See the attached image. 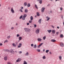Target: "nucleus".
Returning a JSON list of instances; mask_svg holds the SVG:
<instances>
[{
    "mask_svg": "<svg viewBox=\"0 0 64 64\" xmlns=\"http://www.w3.org/2000/svg\"><path fill=\"white\" fill-rule=\"evenodd\" d=\"M40 31V30L39 29H37L36 31V34H39Z\"/></svg>",
    "mask_w": 64,
    "mask_h": 64,
    "instance_id": "obj_1",
    "label": "nucleus"
},
{
    "mask_svg": "<svg viewBox=\"0 0 64 64\" xmlns=\"http://www.w3.org/2000/svg\"><path fill=\"white\" fill-rule=\"evenodd\" d=\"M45 8L43 7H42L41 10H42V12H44V10H45Z\"/></svg>",
    "mask_w": 64,
    "mask_h": 64,
    "instance_id": "obj_2",
    "label": "nucleus"
},
{
    "mask_svg": "<svg viewBox=\"0 0 64 64\" xmlns=\"http://www.w3.org/2000/svg\"><path fill=\"white\" fill-rule=\"evenodd\" d=\"M21 59L20 58H18V60H16L17 62H20V61H21Z\"/></svg>",
    "mask_w": 64,
    "mask_h": 64,
    "instance_id": "obj_3",
    "label": "nucleus"
},
{
    "mask_svg": "<svg viewBox=\"0 0 64 64\" xmlns=\"http://www.w3.org/2000/svg\"><path fill=\"white\" fill-rule=\"evenodd\" d=\"M10 51L11 52V53H12V54H14L15 53V52H14V51L12 49L10 50Z\"/></svg>",
    "mask_w": 64,
    "mask_h": 64,
    "instance_id": "obj_4",
    "label": "nucleus"
},
{
    "mask_svg": "<svg viewBox=\"0 0 64 64\" xmlns=\"http://www.w3.org/2000/svg\"><path fill=\"white\" fill-rule=\"evenodd\" d=\"M11 11L12 13H14V10H13L12 8H11Z\"/></svg>",
    "mask_w": 64,
    "mask_h": 64,
    "instance_id": "obj_5",
    "label": "nucleus"
},
{
    "mask_svg": "<svg viewBox=\"0 0 64 64\" xmlns=\"http://www.w3.org/2000/svg\"><path fill=\"white\" fill-rule=\"evenodd\" d=\"M22 46V44L21 43H20L19 44V45L18 46V48H20L21 47V46Z\"/></svg>",
    "mask_w": 64,
    "mask_h": 64,
    "instance_id": "obj_6",
    "label": "nucleus"
},
{
    "mask_svg": "<svg viewBox=\"0 0 64 64\" xmlns=\"http://www.w3.org/2000/svg\"><path fill=\"white\" fill-rule=\"evenodd\" d=\"M48 32L49 33H50L52 31V30H47Z\"/></svg>",
    "mask_w": 64,
    "mask_h": 64,
    "instance_id": "obj_7",
    "label": "nucleus"
},
{
    "mask_svg": "<svg viewBox=\"0 0 64 64\" xmlns=\"http://www.w3.org/2000/svg\"><path fill=\"white\" fill-rule=\"evenodd\" d=\"M37 40H38V41H39V42H40L41 41V40H42V39H41V38H38Z\"/></svg>",
    "mask_w": 64,
    "mask_h": 64,
    "instance_id": "obj_8",
    "label": "nucleus"
},
{
    "mask_svg": "<svg viewBox=\"0 0 64 64\" xmlns=\"http://www.w3.org/2000/svg\"><path fill=\"white\" fill-rule=\"evenodd\" d=\"M60 45L61 46H62V47L64 46V44L62 42L60 43Z\"/></svg>",
    "mask_w": 64,
    "mask_h": 64,
    "instance_id": "obj_9",
    "label": "nucleus"
},
{
    "mask_svg": "<svg viewBox=\"0 0 64 64\" xmlns=\"http://www.w3.org/2000/svg\"><path fill=\"white\" fill-rule=\"evenodd\" d=\"M4 60H5V61H6V60H7V57L6 56H5L4 57Z\"/></svg>",
    "mask_w": 64,
    "mask_h": 64,
    "instance_id": "obj_10",
    "label": "nucleus"
},
{
    "mask_svg": "<svg viewBox=\"0 0 64 64\" xmlns=\"http://www.w3.org/2000/svg\"><path fill=\"white\" fill-rule=\"evenodd\" d=\"M51 41L52 42H55L56 40H55L52 39L51 40Z\"/></svg>",
    "mask_w": 64,
    "mask_h": 64,
    "instance_id": "obj_11",
    "label": "nucleus"
},
{
    "mask_svg": "<svg viewBox=\"0 0 64 64\" xmlns=\"http://www.w3.org/2000/svg\"><path fill=\"white\" fill-rule=\"evenodd\" d=\"M46 18L48 19L47 20V21H49L50 20V18H48V16H47L46 17Z\"/></svg>",
    "mask_w": 64,
    "mask_h": 64,
    "instance_id": "obj_12",
    "label": "nucleus"
},
{
    "mask_svg": "<svg viewBox=\"0 0 64 64\" xmlns=\"http://www.w3.org/2000/svg\"><path fill=\"white\" fill-rule=\"evenodd\" d=\"M28 10L27 9H26L25 10L24 12H25V13H27V12H28Z\"/></svg>",
    "mask_w": 64,
    "mask_h": 64,
    "instance_id": "obj_13",
    "label": "nucleus"
},
{
    "mask_svg": "<svg viewBox=\"0 0 64 64\" xmlns=\"http://www.w3.org/2000/svg\"><path fill=\"white\" fill-rule=\"evenodd\" d=\"M12 45L14 47H16V44L14 43L12 44Z\"/></svg>",
    "mask_w": 64,
    "mask_h": 64,
    "instance_id": "obj_14",
    "label": "nucleus"
},
{
    "mask_svg": "<svg viewBox=\"0 0 64 64\" xmlns=\"http://www.w3.org/2000/svg\"><path fill=\"white\" fill-rule=\"evenodd\" d=\"M27 2H25L24 3V6H27Z\"/></svg>",
    "mask_w": 64,
    "mask_h": 64,
    "instance_id": "obj_15",
    "label": "nucleus"
},
{
    "mask_svg": "<svg viewBox=\"0 0 64 64\" xmlns=\"http://www.w3.org/2000/svg\"><path fill=\"white\" fill-rule=\"evenodd\" d=\"M26 56H28L29 55V53L28 52H27L25 54Z\"/></svg>",
    "mask_w": 64,
    "mask_h": 64,
    "instance_id": "obj_16",
    "label": "nucleus"
},
{
    "mask_svg": "<svg viewBox=\"0 0 64 64\" xmlns=\"http://www.w3.org/2000/svg\"><path fill=\"white\" fill-rule=\"evenodd\" d=\"M56 32V31L54 30H52V33H55Z\"/></svg>",
    "mask_w": 64,
    "mask_h": 64,
    "instance_id": "obj_17",
    "label": "nucleus"
},
{
    "mask_svg": "<svg viewBox=\"0 0 64 64\" xmlns=\"http://www.w3.org/2000/svg\"><path fill=\"white\" fill-rule=\"evenodd\" d=\"M37 14V15L38 16H39L40 15V14H39V12H37L36 13Z\"/></svg>",
    "mask_w": 64,
    "mask_h": 64,
    "instance_id": "obj_18",
    "label": "nucleus"
},
{
    "mask_svg": "<svg viewBox=\"0 0 64 64\" xmlns=\"http://www.w3.org/2000/svg\"><path fill=\"white\" fill-rule=\"evenodd\" d=\"M24 64H27V62L24 60Z\"/></svg>",
    "mask_w": 64,
    "mask_h": 64,
    "instance_id": "obj_19",
    "label": "nucleus"
},
{
    "mask_svg": "<svg viewBox=\"0 0 64 64\" xmlns=\"http://www.w3.org/2000/svg\"><path fill=\"white\" fill-rule=\"evenodd\" d=\"M60 38H63V35L61 34L60 35Z\"/></svg>",
    "mask_w": 64,
    "mask_h": 64,
    "instance_id": "obj_20",
    "label": "nucleus"
},
{
    "mask_svg": "<svg viewBox=\"0 0 64 64\" xmlns=\"http://www.w3.org/2000/svg\"><path fill=\"white\" fill-rule=\"evenodd\" d=\"M46 36H44V37L43 38V40H45L46 39Z\"/></svg>",
    "mask_w": 64,
    "mask_h": 64,
    "instance_id": "obj_21",
    "label": "nucleus"
},
{
    "mask_svg": "<svg viewBox=\"0 0 64 64\" xmlns=\"http://www.w3.org/2000/svg\"><path fill=\"white\" fill-rule=\"evenodd\" d=\"M26 16H27V14H25L24 15L23 17H24V18H25L26 17Z\"/></svg>",
    "mask_w": 64,
    "mask_h": 64,
    "instance_id": "obj_22",
    "label": "nucleus"
},
{
    "mask_svg": "<svg viewBox=\"0 0 64 64\" xmlns=\"http://www.w3.org/2000/svg\"><path fill=\"white\" fill-rule=\"evenodd\" d=\"M6 42H8V41L7 40H5V41L4 42V43H5Z\"/></svg>",
    "mask_w": 64,
    "mask_h": 64,
    "instance_id": "obj_23",
    "label": "nucleus"
},
{
    "mask_svg": "<svg viewBox=\"0 0 64 64\" xmlns=\"http://www.w3.org/2000/svg\"><path fill=\"white\" fill-rule=\"evenodd\" d=\"M41 20H42V19H40V20H38V22H40V24H41Z\"/></svg>",
    "mask_w": 64,
    "mask_h": 64,
    "instance_id": "obj_24",
    "label": "nucleus"
},
{
    "mask_svg": "<svg viewBox=\"0 0 64 64\" xmlns=\"http://www.w3.org/2000/svg\"><path fill=\"white\" fill-rule=\"evenodd\" d=\"M30 20H33V17L32 16H31L30 17Z\"/></svg>",
    "mask_w": 64,
    "mask_h": 64,
    "instance_id": "obj_25",
    "label": "nucleus"
},
{
    "mask_svg": "<svg viewBox=\"0 0 64 64\" xmlns=\"http://www.w3.org/2000/svg\"><path fill=\"white\" fill-rule=\"evenodd\" d=\"M36 47H37V46H36V44L34 45V48H36Z\"/></svg>",
    "mask_w": 64,
    "mask_h": 64,
    "instance_id": "obj_26",
    "label": "nucleus"
},
{
    "mask_svg": "<svg viewBox=\"0 0 64 64\" xmlns=\"http://www.w3.org/2000/svg\"><path fill=\"white\" fill-rule=\"evenodd\" d=\"M18 39L19 40H21V39H22V37H19Z\"/></svg>",
    "mask_w": 64,
    "mask_h": 64,
    "instance_id": "obj_27",
    "label": "nucleus"
},
{
    "mask_svg": "<svg viewBox=\"0 0 64 64\" xmlns=\"http://www.w3.org/2000/svg\"><path fill=\"white\" fill-rule=\"evenodd\" d=\"M42 0H40L39 2V3L40 4H42Z\"/></svg>",
    "mask_w": 64,
    "mask_h": 64,
    "instance_id": "obj_28",
    "label": "nucleus"
},
{
    "mask_svg": "<svg viewBox=\"0 0 64 64\" xmlns=\"http://www.w3.org/2000/svg\"><path fill=\"white\" fill-rule=\"evenodd\" d=\"M42 58L43 59H46V57H45V56H43V57H42Z\"/></svg>",
    "mask_w": 64,
    "mask_h": 64,
    "instance_id": "obj_29",
    "label": "nucleus"
},
{
    "mask_svg": "<svg viewBox=\"0 0 64 64\" xmlns=\"http://www.w3.org/2000/svg\"><path fill=\"white\" fill-rule=\"evenodd\" d=\"M59 58L60 60H61L62 59V56H59Z\"/></svg>",
    "mask_w": 64,
    "mask_h": 64,
    "instance_id": "obj_30",
    "label": "nucleus"
},
{
    "mask_svg": "<svg viewBox=\"0 0 64 64\" xmlns=\"http://www.w3.org/2000/svg\"><path fill=\"white\" fill-rule=\"evenodd\" d=\"M27 6L28 7H29L30 6V4H28Z\"/></svg>",
    "mask_w": 64,
    "mask_h": 64,
    "instance_id": "obj_31",
    "label": "nucleus"
},
{
    "mask_svg": "<svg viewBox=\"0 0 64 64\" xmlns=\"http://www.w3.org/2000/svg\"><path fill=\"white\" fill-rule=\"evenodd\" d=\"M32 22V21L31 20H30L29 21V23H31Z\"/></svg>",
    "mask_w": 64,
    "mask_h": 64,
    "instance_id": "obj_32",
    "label": "nucleus"
},
{
    "mask_svg": "<svg viewBox=\"0 0 64 64\" xmlns=\"http://www.w3.org/2000/svg\"><path fill=\"white\" fill-rule=\"evenodd\" d=\"M49 50H46V53H48V52H49Z\"/></svg>",
    "mask_w": 64,
    "mask_h": 64,
    "instance_id": "obj_33",
    "label": "nucleus"
},
{
    "mask_svg": "<svg viewBox=\"0 0 64 64\" xmlns=\"http://www.w3.org/2000/svg\"><path fill=\"white\" fill-rule=\"evenodd\" d=\"M35 6L36 9H38V7H37V6L36 4H35Z\"/></svg>",
    "mask_w": 64,
    "mask_h": 64,
    "instance_id": "obj_34",
    "label": "nucleus"
},
{
    "mask_svg": "<svg viewBox=\"0 0 64 64\" xmlns=\"http://www.w3.org/2000/svg\"><path fill=\"white\" fill-rule=\"evenodd\" d=\"M22 20H25V18H24L23 17L22 18Z\"/></svg>",
    "mask_w": 64,
    "mask_h": 64,
    "instance_id": "obj_35",
    "label": "nucleus"
},
{
    "mask_svg": "<svg viewBox=\"0 0 64 64\" xmlns=\"http://www.w3.org/2000/svg\"><path fill=\"white\" fill-rule=\"evenodd\" d=\"M22 17H23V15H22L20 16V19H21L22 18Z\"/></svg>",
    "mask_w": 64,
    "mask_h": 64,
    "instance_id": "obj_36",
    "label": "nucleus"
},
{
    "mask_svg": "<svg viewBox=\"0 0 64 64\" xmlns=\"http://www.w3.org/2000/svg\"><path fill=\"white\" fill-rule=\"evenodd\" d=\"M7 38L8 39H9V38H10V36H8Z\"/></svg>",
    "mask_w": 64,
    "mask_h": 64,
    "instance_id": "obj_37",
    "label": "nucleus"
},
{
    "mask_svg": "<svg viewBox=\"0 0 64 64\" xmlns=\"http://www.w3.org/2000/svg\"><path fill=\"white\" fill-rule=\"evenodd\" d=\"M7 64H11V63L10 62H8L7 63Z\"/></svg>",
    "mask_w": 64,
    "mask_h": 64,
    "instance_id": "obj_38",
    "label": "nucleus"
},
{
    "mask_svg": "<svg viewBox=\"0 0 64 64\" xmlns=\"http://www.w3.org/2000/svg\"><path fill=\"white\" fill-rule=\"evenodd\" d=\"M6 52H9V50H6Z\"/></svg>",
    "mask_w": 64,
    "mask_h": 64,
    "instance_id": "obj_39",
    "label": "nucleus"
},
{
    "mask_svg": "<svg viewBox=\"0 0 64 64\" xmlns=\"http://www.w3.org/2000/svg\"><path fill=\"white\" fill-rule=\"evenodd\" d=\"M20 11L21 12H23V11L21 9H20Z\"/></svg>",
    "mask_w": 64,
    "mask_h": 64,
    "instance_id": "obj_40",
    "label": "nucleus"
},
{
    "mask_svg": "<svg viewBox=\"0 0 64 64\" xmlns=\"http://www.w3.org/2000/svg\"><path fill=\"white\" fill-rule=\"evenodd\" d=\"M20 36V35L19 34H17L16 35V37H19Z\"/></svg>",
    "mask_w": 64,
    "mask_h": 64,
    "instance_id": "obj_41",
    "label": "nucleus"
},
{
    "mask_svg": "<svg viewBox=\"0 0 64 64\" xmlns=\"http://www.w3.org/2000/svg\"><path fill=\"white\" fill-rule=\"evenodd\" d=\"M37 50L38 52H40V50L39 49H37Z\"/></svg>",
    "mask_w": 64,
    "mask_h": 64,
    "instance_id": "obj_42",
    "label": "nucleus"
},
{
    "mask_svg": "<svg viewBox=\"0 0 64 64\" xmlns=\"http://www.w3.org/2000/svg\"><path fill=\"white\" fill-rule=\"evenodd\" d=\"M18 53H20V54H21V53H22V52L20 51L18 52Z\"/></svg>",
    "mask_w": 64,
    "mask_h": 64,
    "instance_id": "obj_43",
    "label": "nucleus"
},
{
    "mask_svg": "<svg viewBox=\"0 0 64 64\" xmlns=\"http://www.w3.org/2000/svg\"><path fill=\"white\" fill-rule=\"evenodd\" d=\"M31 46L32 47H33V46H34V44H31Z\"/></svg>",
    "mask_w": 64,
    "mask_h": 64,
    "instance_id": "obj_44",
    "label": "nucleus"
},
{
    "mask_svg": "<svg viewBox=\"0 0 64 64\" xmlns=\"http://www.w3.org/2000/svg\"><path fill=\"white\" fill-rule=\"evenodd\" d=\"M60 9L61 11H62L63 10V8H60Z\"/></svg>",
    "mask_w": 64,
    "mask_h": 64,
    "instance_id": "obj_45",
    "label": "nucleus"
},
{
    "mask_svg": "<svg viewBox=\"0 0 64 64\" xmlns=\"http://www.w3.org/2000/svg\"><path fill=\"white\" fill-rule=\"evenodd\" d=\"M59 32H56V34L57 35H58V34H59Z\"/></svg>",
    "mask_w": 64,
    "mask_h": 64,
    "instance_id": "obj_46",
    "label": "nucleus"
},
{
    "mask_svg": "<svg viewBox=\"0 0 64 64\" xmlns=\"http://www.w3.org/2000/svg\"><path fill=\"white\" fill-rule=\"evenodd\" d=\"M14 29V27H12L11 28V29L12 30H13V29Z\"/></svg>",
    "mask_w": 64,
    "mask_h": 64,
    "instance_id": "obj_47",
    "label": "nucleus"
},
{
    "mask_svg": "<svg viewBox=\"0 0 64 64\" xmlns=\"http://www.w3.org/2000/svg\"><path fill=\"white\" fill-rule=\"evenodd\" d=\"M36 25L35 24L34 25V28H36Z\"/></svg>",
    "mask_w": 64,
    "mask_h": 64,
    "instance_id": "obj_48",
    "label": "nucleus"
},
{
    "mask_svg": "<svg viewBox=\"0 0 64 64\" xmlns=\"http://www.w3.org/2000/svg\"><path fill=\"white\" fill-rule=\"evenodd\" d=\"M2 43H0V46H2Z\"/></svg>",
    "mask_w": 64,
    "mask_h": 64,
    "instance_id": "obj_49",
    "label": "nucleus"
},
{
    "mask_svg": "<svg viewBox=\"0 0 64 64\" xmlns=\"http://www.w3.org/2000/svg\"><path fill=\"white\" fill-rule=\"evenodd\" d=\"M51 26L52 27V28H54V26Z\"/></svg>",
    "mask_w": 64,
    "mask_h": 64,
    "instance_id": "obj_50",
    "label": "nucleus"
},
{
    "mask_svg": "<svg viewBox=\"0 0 64 64\" xmlns=\"http://www.w3.org/2000/svg\"><path fill=\"white\" fill-rule=\"evenodd\" d=\"M27 25H29V23H27Z\"/></svg>",
    "mask_w": 64,
    "mask_h": 64,
    "instance_id": "obj_51",
    "label": "nucleus"
},
{
    "mask_svg": "<svg viewBox=\"0 0 64 64\" xmlns=\"http://www.w3.org/2000/svg\"><path fill=\"white\" fill-rule=\"evenodd\" d=\"M24 30L25 31H27V28H24Z\"/></svg>",
    "mask_w": 64,
    "mask_h": 64,
    "instance_id": "obj_52",
    "label": "nucleus"
},
{
    "mask_svg": "<svg viewBox=\"0 0 64 64\" xmlns=\"http://www.w3.org/2000/svg\"><path fill=\"white\" fill-rule=\"evenodd\" d=\"M41 46V44H40L39 45V46H38V47H40V46Z\"/></svg>",
    "mask_w": 64,
    "mask_h": 64,
    "instance_id": "obj_53",
    "label": "nucleus"
},
{
    "mask_svg": "<svg viewBox=\"0 0 64 64\" xmlns=\"http://www.w3.org/2000/svg\"><path fill=\"white\" fill-rule=\"evenodd\" d=\"M22 9H23V7L22 6V8H21Z\"/></svg>",
    "mask_w": 64,
    "mask_h": 64,
    "instance_id": "obj_54",
    "label": "nucleus"
},
{
    "mask_svg": "<svg viewBox=\"0 0 64 64\" xmlns=\"http://www.w3.org/2000/svg\"><path fill=\"white\" fill-rule=\"evenodd\" d=\"M6 50H4L3 51H6Z\"/></svg>",
    "mask_w": 64,
    "mask_h": 64,
    "instance_id": "obj_55",
    "label": "nucleus"
},
{
    "mask_svg": "<svg viewBox=\"0 0 64 64\" xmlns=\"http://www.w3.org/2000/svg\"><path fill=\"white\" fill-rule=\"evenodd\" d=\"M57 28L58 29H59V27H58V26H57Z\"/></svg>",
    "mask_w": 64,
    "mask_h": 64,
    "instance_id": "obj_56",
    "label": "nucleus"
},
{
    "mask_svg": "<svg viewBox=\"0 0 64 64\" xmlns=\"http://www.w3.org/2000/svg\"><path fill=\"white\" fill-rule=\"evenodd\" d=\"M45 49H44V50H43V51L44 52V51H45Z\"/></svg>",
    "mask_w": 64,
    "mask_h": 64,
    "instance_id": "obj_57",
    "label": "nucleus"
},
{
    "mask_svg": "<svg viewBox=\"0 0 64 64\" xmlns=\"http://www.w3.org/2000/svg\"><path fill=\"white\" fill-rule=\"evenodd\" d=\"M43 44V43H42L40 44H41V45H42V44Z\"/></svg>",
    "mask_w": 64,
    "mask_h": 64,
    "instance_id": "obj_58",
    "label": "nucleus"
},
{
    "mask_svg": "<svg viewBox=\"0 0 64 64\" xmlns=\"http://www.w3.org/2000/svg\"><path fill=\"white\" fill-rule=\"evenodd\" d=\"M57 1H59V0H56V2Z\"/></svg>",
    "mask_w": 64,
    "mask_h": 64,
    "instance_id": "obj_59",
    "label": "nucleus"
},
{
    "mask_svg": "<svg viewBox=\"0 0 64 64\" xmlns=\"http://www.w3.org/2000/svg\"><path fill=\"white\" fill-rule=\"evenodd\" d=\"M50 6V4H48V6Z\"/></svg>",
    "mask_w": 64,
    "mask_h": 64,
    "instance_id": "obj_60",
    "label": "nucleus"
},
{
    "mask_svg": "<svg viewBox=\"0 0 64 64\" xmlns=\"http://www.w3.org/2000/svg\"><path fill=\"white\" fill-rule=\"evenodd\" d=\"M16 25H18V24L16 23Z\"/></svg>",
    "mask_w": 64,
    "mask_h": 64,
    "instance_id": "obj_61",
    "label": "nucleus"
},
{
    "mask_svg": "<svg viewBox=\"0 0 64 64\" xmlns=\"http://www.w3.org/2000/svg\"><path fill=\"white\" fill-rule=\"evenodd\" d=\"M38 1V2H39V1H40V0H37Z\"/></svg>",
    "mask_w": 64,
    "mask_h": 64,
    "instance_id": "obj_62",
    "label": "nucleus"
},
{
    "mask_svg": "<svg viewBox=\"0 0 64 64\" xmlns=\"http://www.w3.org/2000/svg\"><path fill=\"white\" fill-rule=\"evenodd\" d=\"M15 52H16V53H17V51H15Z\"/></svg>",
    "mask_w": 64,
    "mask_h": 64,
    "instance_id": "obj_63",
    "label": "nucleus"
},
{
    "mask_svg": "<svg viewBox=\"0 0 64 64\" xmlns=\"http://www.w3.org/2000/svg\"><path fill=\"white\" fill-rule=\"evenodd\" d=\"M63 24L64 25V22H63Z\"/></svg>",
    "mask_w": 64,
    "mask_h": 64,
    "instance_id": "obj_64",
    "label": "nucleus"
}]
</instances>
